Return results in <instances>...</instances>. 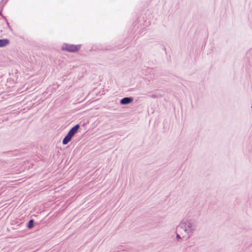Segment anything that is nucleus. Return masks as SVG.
<instances>
[{"mask_svg":"<svg viewBox=\"0 0 252 252\" xmlns=\"http://www.w3.org/2000/svg\"><path fill=\"white\" fill-rule=\"evenodd\" d=\"M133 101L132 97H125L120 100V103L121 105H127L131 103Z\"/></svg>","mask_w":252,"mask_h":252,"instance_id":"obj_5","label":"nucleus"},{"mask_svg":"<svg viewBox=\"0 0 252 252\" xmlns=\"http://www.w3.org/2000/svg\"><path fill=\"white\" fill-rule=\"evenodd\" d=\"M7 24L8 26L9 27V28L10 29V27L9 26V23L8 22H7Z\"/></svg>","mask_w":252,"mask_h":252,"instance_id":"obj_11","label":"nucleus"},{"mask_svg":"<svg viewBox=\"0 0 252 252\" xmlns=\"http://www.w3.org/2000/svg\"><path fill=\"white\" fill-rule=\"evenodd\" d=\"M188 228L187 226V224L185 222V220H183L179 225L177 227L176 231L179 232L180 233H182V231H184L185 232L187 233L188 234H189L188 231Z\"/></svg>","mask_w":252,"mask_h":252,"instance_id":"obj_4","label":"nucleus"},{"mask_svg":"<svg viewBox=\"0 0 252 252\" xmlns=\"http://www.w3.org/2000/svg\"><path fill=\"white\" fill-rule=\"evenodd\" d=\"M80 128V125L77 124L73 126L68 132L67 134L63 138L62 143L63 145L67 144L72 139L73 136L76 134Z\"/></svg>","mask_w":252,"mask_h":252,"instance_id":"obj_1","label":"nucleus"},{"mask_svg":"<svg viewBox=\"0 0 252 252\" xmlns=\"http://www.w3.org/2000/svg\"><path fill=\"white\" fill-rule=\"evenodd\" d=\"M149 96L151 98H161L162 96L161 94H153L149 95Z\"/></svg>","mask_w":252,"mask_h":252,"instance_id":"obj_8","label":"nucleus"},{"mask_svg":"<svg viewBox=\"0 0 252 252\" xmlns=\"http://www.w3.org/2000/svg\"><path fill=\"white\" fill-rule=\"evenodd\" d=\"M185 222L187 224L188 231L189 233H192L194 231L196 224V222L192 220H185Z\"/></svg>","mask_w":252,"mask_h":252,"instance_id":"obj_3","label":"nucleus"},{"mask_svg":"<svg viewBox=\"0 0 252 252\" xmlns=\"http://www.w3.org/2000/svg\"><path fill=\"white\" fill-rule=\"evenodd\" d=\"M176 238L177 240L182 239V238L181 237L180 235L177 233H176Z\"/></svg>","mask_w":252,"mask_h":252,"instance_id":"obj_9","label":"nucleus"},{"mask_svg":"<svg viewBox=\"0 0 252 252\" xmlns=\"http://www.w3.org/2000/svg\"><path fill=\"white\" fill-rule=\"evenodd\" d=\"M9 44V40L8 39H0V47H3Z\"/></svg>","mask_w":252,"mask_h":252,"instance_id":"obj_6","label":"nucleus"},{"mask_svg":"<svg viewBox=\"0 0 252 252\" xmlns=\"http://www.w3.org/2000/svg\"><path fill=\"white\" fill-rule=\"evenodd\" d=\"M81 48V45H72L67 43L63 44L62 49L63 51H66L69 52H76L79 50Z\"/></svg>","mask_w":252,"mask_h":252,"instance_id":"obj_2","label":"nucleus"},{"mask_svg":"<svg viewBox=\"0 0 252 252\" xmlns=\"http://www.w3.org/2000/svg\"><path fill=\"white\" fill-rule=\"evenodd\" d=\"M2 1L4 3H6V2H7V1H8V0H2Z\"/></svg>","mask_w":252,"mask_h":252,"instance_id":"obj_10","label":"nucleus"},{"mask_svg":"<svg viewBox=\"0 0 252 252\" xmlns=\"http://www.w3.org/2000/svg\"><path fill=\"white\" fill-rule=\"evenodd\" d=\"M34 220H32V219L30 220L29 221V222H28V224L27 225V227L29 229H31L32 228H33V226H34Z\"/></svg>","mask_w":252,"mask_h":252,"instance_id":"obj_7","label":"nucleus"}]
</instances>
